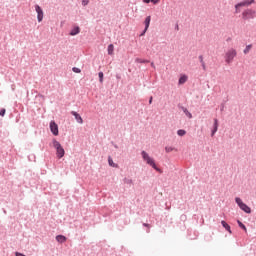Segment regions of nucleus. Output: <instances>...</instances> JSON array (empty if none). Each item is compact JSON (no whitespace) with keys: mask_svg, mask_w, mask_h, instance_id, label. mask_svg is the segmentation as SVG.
<instances>
[{"mask_svg":"<svg viewBox=\"0 0 256 256\" xmlns=\"http://www.w3.org/2000/svg\"><path fill=\"white\" fill-rule=\"evenodd\" d=\"M56 241L58 243H65L67 241V238L63 235H58V236H56Z\"/></svg>","mask_w":256,"mask_h":256,"instance_id":"13","label":"nucleus"},{"mask_svg":"<svg viewBox=\"0 0 256 256\" xmlns=\"http://www.w3.org/2000/svg\"><path fill=\"white\" fill-rule=\"evenodd\" d=\"M52 145L54 146V149L56 150V157H58V159H62L65 155V150H64L63 146H61V144L55 139L52 140Z\"/></svg>","mask_w":256,"mask_h":256,"instance_id":"3","label":"nucleus"},{"mask_svg":"<svg viewBox=\"0 0 256 256\" xmlns=\"http://www.w3.org/2000/svg\"><path fill=\"white\" fill-rule=\"evenodd\" d=\"M113 51H115V46L113 44L108 45V55H113Z\"/></svg>","mask_w":256,"mask_h":256,"instance_id":"17","label":"nucleus"},{"mask_svg":"<svg viewBox=\"0 0 256 256\" xmlns=\"http://www.w3.org/2000/svg\"><path fill=\"white\" fill-rule=\"evenodd\" d=\"M143 3L149 4L151 3V0H143Z\"/></svg>","mask_w":256,"mask_h":256,"instance_id":"34","label":"nucleus"},{"mask_svg":"<svg viewBox=\"0 0 256 256\" xmlns=\"http://www.w3.org/2000/svg\"><path fill=\"white\" fill-rule=\"evenodd\" d=\"M159 1H161V0H150V3H153L154 5H157V3H159Z\"/></svg>","mask_w":256,"mask_h":256,"instance_id":"31","label":"nucleus"},{"mask_svg":"<svg viewBox=\"0 0 256 256\" xmlns=\"http://www.w3.org/2000/svg\"><path fill=\"white\" fill-rule=\"evenodd\" d=\"M177 135H179L180 137H183L186 135V131L183 129H179L177 130Z\"/></svg>","mask_w":256,"mask_h":256,"instance_id":"19","label":"nucleus"},{"mask_svg":"<svg viewBox=\"0 0 256 256\" xmlns=\"http://www.w3.org/2000/svg\"><path fill=\"white\" fill-rule=\"evenodd\" d=\"M144 227H148V224H147V223H144Z\"/></svg>","mask_w":256,"mask_h":256,"instance_id":"37","label":"nucleus"},{"mask_svg":"<svg viewBox=\"0 0 256 256\" xmlns=\"http://www.w3.org/2000/svg\"><path fill=\"white\" fill-rule=\"evenodd\" d=\"M241 7L242 6H237V4L235 5V13H241Z\"/></svg>","mask_w":256,"mask_h":256,"instance_id":"25","label":"nucleus"},{"mask_svg":"<svg viewBox=\"0 0 256 256\" xmlns=\"http://www.w3.org/2000/svg\"><path fill=\"white\" fill-rule=\"evenodd\" d=\"M135 63H149V60L141 59V58H136Z\"/></svg>","mask_w":256,"mask_h":256,"instance_id":"18","label":"nucleus"},{"mask_svg":"<svg viewBox=\"0 0 256 256\" xmlns=\"http://www.w3.org/2000/svg\"><path fill=\"white\" fill-rule=\"evenodd\" d=\"M144 25H145V31H147L149 29V25H151V16H147L145 21H144Z\"/></svg>","mask_w":256,"mask_h":256,"instance_id":"12","label":"nucleus"},{"mask_svg":"<svg viewBox=\"0 0 256 256\" xmlns=\"http://www.w3.org/2000/svg\"><path fill=\"white\" fill-rule=\"evenodd\" d=\"M238 227H240L241 229H243L244 231H247L246 226L241 222V221H237Z\"/></svg>","mask_w":256,"mask_h":256,"instance_id":"20","label":"nucleus"},{"mask_svg":"<svg viewBox=\"0 0 256 256\" xmlns=\"http://www.w3.org/2000/svg\"><path fill=\"white\" fill-rule=\"evenodd\" d=\"M16 256H26V255L22 254V253H19V252H16Z\"/></svg>","mask_w":256,"mask_h":256,"instance_id":"33","label":"nucleus"},{"mask_svg":"<svg viewBox=\"0 0 256 256\" xmlns=\"http://www.w3.org/2000/svg\"><path fill=\"white\" fill-rule=\"evenodd\" d=\"M35 11L37 13V21H38V23H41V21H43V17H44L43 8H41V6H39V4H36Z\"/></svg>","mask_w":256,"mask_h":256,"instance_id":"6","label":"nucleus"},{"mask_svg":"<svg viewBox=\"0 0 256 256\" xmlns=\"http://www.w3.org/2000/svg\"><path fill=\"white\" fill-rule=\"evenodd\" d=\"M221 225H222V227L225 228V230L228 231V233L231 234V227H230V225L228 223H226V221H221Z\"/></svg>","mask_w":256,"mask_h":256,"instance_id":"14","label":"nucleus"},{"mask_svg":"<svg viewBox=\"0 0 256 256\" xmlns=\"http://www.w3.org/2000/svg\"><path fill=\"white\" fill-rule=\"evenodd\" d=\"M256 11L253 9H246L242 12V19L249 21V19H255Z\"/></svg>","mask_w":256,"mask_h":256,"instance_id":"4","label":"nucleus"},{"mask_svg":"<svg viewBox=\"0 0 256 256\" xmlns=\"http://www.w3.org/2000/svg\"><path fill=\"white\" fill-rule=\"evenodd\" d=\"M98 77H99V82H100V83H103V77H104L103 72H99V73H98Z\"/></svg>","mask_w":256,"mask_h":256,"instance_id":"23","label":"nucleus"},{"mask_svg":"<svg viewBox=\"0 0 256 256\" xmlns=\"http://www.w3.org/2000/svg\"><path fill=\"white\" fill-rule=\"evenodd\" d=\"M73 73H81V69L77 67L72 68Z\"/></svg>","mask_w":256,"mask_h":256,"instance_id":"24","label":"nucleus"},{"mask_svg":"<svg viewBox=\"0 0 256 256\" xmlns=\"http://www.w3.org/2000/svg\"><path fill=\"white\" fill-rule=\"evenodd\" d=\"M218 131V120L214 119V130H212V136L215 135V133H217Z\"/></svg>","mask_w":256,"mask_h":256,"instance_id":"15","label":"nucleus"},{"mask_svg":"<svg viewBox=\"0 0 256 256\" xmlns=\"http://www.w3.org/2000/svg\"><path fill=\"white\" fill-rule=\"evenodd\" d=\"M176 29L179 30V25L176 26Z\"/></svg>","mask_w":256,"mask_h":256,"instance_id":"38","label":"nucleus"},{"mask_svg":"<svg viewBox=\"0 0 256 256\" xmlns=\"http://www.w3.org/2000/svg\"><path fill=\"white\" fill-rule=\"evenodd\" d=\"M71 114L75 117V120H77L78 124H83V118H81L80 114H78L76 111H72Z\"/></svg>","mask_w":256,"mask_h":256,"instance_id":"11","label":"nucleus"},{"mask_svg":"<svg viewBox=\"0 0 256 256\" xmlns=\"http://www.w3.org/2000/svg\"><path fill=\"white\" fill-rule=\"evenodd\" d=\"M253 48V45L249 44L245 47V49L243 50L244 55H247L249 53V51H251V49Z\"/></svg>","mask_w":256,"mask_h":256,"instance_id":"16","label":"nucleus"},{"mask_svg":"<svg viewBox=\"0 0 256 256\" xmlns=\"http://www.w3.org/2000/svg\"><path fill=\"white\" fill-rule=\"evenodd\" d=\"M89 5V0H82V6L87 7Z\"/></svg>","mask_w":256,"mask_h":256,"instance_id":"26","label":"nucleus"},{"mask_svg":"<svg viewBox=\"0 0 256 256\" xmlns=\"http://www.w3.org/2000/svg\"><path fill=\"white\" fill-rule=\"evenodd\" d=\"M189 77L185 74L181 75L179 80H178V85H185L187 83Z\"/></svg>","mask_w":256,"mask_h":256,"instance_id":"9","label":"nucleus"},{"mask_svg":"<svg viewBox=\"0 0 256 256\" xmlns=\"http://www.w3.org/2000/svg\"><path fill=\"white\" fill-rule=\"evenodd\" d=\"M50 132L55 136H58V125L54 121H50L49 124Z\"/></svg>","mask_w":256,"mask_h":256,"instance_id":"7","label":"nucleus"},{"mask_svg":"<svg viewBox=\"0 0 256 256\" xmlns=\"http://www.w3.org/2000/svg\"><path fill=\"white\" fill-rule=\"evenodd\" d=\"M235 57H237V50L235 48L228 49L224 55L225 63H227V65H231Z\"/></svg>","mask_w":256,"mask_h":256,"instance_id":"1","label":"nucleus"},{"mask_svg":"<svg viewBox=\"0 0 256 256\" xmlns=\"http://www.w3.org/2000/svg\"><path fill=\"white\" fill-rule=\"evenodd\" d=\"M172 151H175V148L172 146H166V153H171Z\"/></svg>","mask_w":256,"mask_h":256,"instance_id":"22","label":"nucleus"},{"mask_svg":"<svg viewBox=\"0 0 256 256\" xmlns=\"http://www.w3.org/2000/svg\"><path fill=\"white\" fill-rule=\"evenodd\" d=\"M183 112H185V115H186L189 119L192 118V114L188 111V109L183 108Z\"/></svg>","mask_w":256,"mask_h":256,"instance_id":"21","label":"nucleus"},{"mask_svg":"<svg viewBox=\"0 0 256 256\" xmlns=\"http://www.w3.org/2000/svg\"><path fill=\"white\" fill-rule=\"evenodd\" d=\"M253 3H255V0H245V1L239 2L237 4V7H249V5H253Z\"/></svg>","mask_w":256,"mask_h":256,"instance_id":"8","label":"nucleus"},{"mask_svg":"<svg viewBox=\"0 0 256 256\" xmlns=\"http://www.w3.org/2000/svg\"><path fill=\"white\" fill-rule=\"evenodd\" d=\"M201 67L203 71H207V65L205 64V62L201 64Z\"/></svg>","mask_w":256,"mask_h":256,"instance_id":"29","label":"nucleus"},{"mask_svg":"<svg viewBox=\"0 0 256 256\" xmlns=\"http://www.w3.org/2000/svg\"><path fill=\"white\" fill-rule=\"evenodd\" d=\"M141 156H142V159L145 161V163H147L152 168H154L155 171L161 173V170L159 168H157L156 163L154 162L153 158H151L147 152L142 151Z\"/></svg>","mask_w":256,"mask_h":256,"instance_id":"2","label":"nucleus"},{"mask_svg":"<svg viewBox=\"0 0 256 256\" xmlns=\"http://www.w3.org/2000/svg\"><path fill=\"white\" fill-rule=\"evenodd\" d=\"M198 59H199V61H200L201 64H202V63H205V60H203V55H200V56L198 57Z\"/></svg>","mask_w":256,"mask_h":256,"instance_id":"30","label":"nucleus"},{"mask_svg":"<svg viewBox=\"0 0 256 256\" xmlns=\"http://www.w3.org/2000/svg\"><path fill=\"white\" fill-rule=\"evenodd\" d=\"M81 33V28H79V26H75L71 31H70V35L72 37H75V35H79Z\"/></svg>","mask_w":256,"mask_h":256,"instance_id":"10","label":"nucleus"},{"mask_svg":"<svg viewBox=\"0 0 256 256\" xmlns=\"http://www.w3.org/2000/svg\"><path fill=\"white\" fill-rule=\"evenodd\" d=\"M236 203L238 207H240L243 212H246V214H250L252 211L250 210L249 206H247L245 203H243L242 199L236 198Z\"/></svg>","mask_w":256,"mask_h":256,"instance_id":"5","label":"nucleus"},{"mask_svg":"<svg viewBox=\"0 0 256 256\" xmlns=\"http://www.w3.org/2000/svg\"><path fill=\"white\" fill-rule=\"evenodd\" d=\"M151 67L155 69V63L151 62Z\"/></svg>","mask_w":256,"mask_h":256,"instance_id":"35","label":"nucleus"},{"mask_svg":"<svg viewBox=\"0 0 256 256\" xmlns=\"http://www.w3.org/2000/svg\"><path fill=\"white\" fill-rule=\"evenodd\" d=\"M5 114H6V109H1L0 110V116L4 117Z\"/></svg>","mask_w":256,"mask_h":256,"instance_id":"28","label":"nucleus"},{"mask_svg":"<svg viewBox=\"0 0 256 256\" xmlns=\"http://www.w3.org/2000/svg\"><path fill=\"white\" fill-rule=\"evenodd\" d=\"M145 33H147V30H145V28H144L143 32L140 34V37H143V35H145Z\"/></svg>","mask_w":256,"mask_h":256,"instance_id":"32","label":"nucleus"},{"mask_svg":"<svg viewBox=\"0 0 256 256\" xmlns=\"http://www.w3.org/2000/svg\"><path fill=\"white\" fill-rule=\"evenodd\" d=\"M149 103H150V105H151V103H153V98L150 99Z\"/></svg>","mask_w":256,"mask_h":256,"instance_id":"36","label":"nucleus"},{"mask_svg":"<svg viewBox=\"0 0 256 256\" xmlns=\"http://www.w3.org/2000/svg\"><path fill=\"white\" fill-rule=\"evenodd\" d=\"M109 166L116 167V165L113 163V160L111 157H109Z\"/></svg>","mask_w":256,"mask_h":256,"instance_id":"27","label":"nucleus"}]
</instances>
